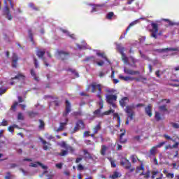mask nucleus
<instances>
[{
	"mask_svg": "<svg viewBox=\"0 0 179 179\" xmlns=\"http://www.w3.org/2000/svg\"><path fill=\"white\" fill-rule=\"evenodd\" d=\"M92 87V93H94L96 92V89H98V94H97V97L99 98V106L100 108L99 109H96L94 112V115H100V113H101V110L104 106V101L101 99V85L100 84H97L96 83H93L91 85L88 86V88L87 89V91H89V90Z\"/></svg>",
	"mask_w": 179,
	"mask_h": 179,
	"instance_id": "nucleus-1",
	"label": "nucleus"
},
{
	"mask_svg": "<svg viewBox=\"0 0 179 179\" xmlns=\"http://www.w3.org/2000/svg\"><path fill=\"white\" fill-rule=\"evenodd\" d=\"M65 103H66L65 109H64V111L63 112V117H65V122H60V125L59 128L56 130L57 132H60V131H64V129H65V127L68 125V121H69V120L66 117H68V115H69V113L72 111V106L71 105V102H69L68 99L66 100Z\"/></svg>",
	"mask_w": 179,
	"mask_h": 179,
	"instance_id": "nucleus-2",
	"label": "nucleus"
},
{
	"mask_svg": "<svg viewBox=\"0 0 179 179\" xmlns=\"http://www.w3.org/2000/svg\"><path fill=\"white\" fill-rule=\"evenodd\" d=\"M134 108L135 104H131L130 106H126V108L124 109L125 113H127L126 125H128L129 124V120L130 121H132V120H134V117L135 115V112L134 111Z\"/></svg>",
	"mask_w": 179,
	"mask_h": 179,
	"instance_id": "nucleus-3",
	"label": "nucleus"
},
{
	"mask_svg": "<svg viewBox=\"0 0 179 179\" xmlns=\"http://www.w3.org/2000/svg\"><path fill=\"white\" fill-rule=\"evenodd\" d=\"M85 122L82 120H79L76 122V126L74 127L71 134H75L78 132L80 129H85Z\"/></svg>",
	"mask_w": 179,
	"mask_h": 179,
	"instance_id": "nucleus-4",
	"label": "nucleus"
},
{
	"mask_svg": "<svg viewBox=\"0 0 179 179\" xmlns=\"http://www.w3.org/2000/svg\"><path fill=\"white\" fill-rule=\"evenodd\" d=\"M5 7L3 9V16H6V17L8 20H12L13 19V16H12V14H10V10L9 9V6H8V3H6V1H4Z\"/></svg>",
	"mask_w": 179,
	"mask_h": 179,
	"instance_id": "nucleus-5",
	"label": "nucleus"
},
{
	"mask_svg": "<svg viewBox=\"0 0 179 179\" xmlns=\"http://www.w3.org/2000/svg\"><path fill=\"white\" fill-rule=\"evenodd\" d=\"M121 166H124V169L127 170H130V171L132 173V171H135V169H131L132 167V165L131 164V162L129 160H128L127 158H124L123 160L120 162Z\"/></svg>",
	"mask_w": 179,
	"mask_h": 179,
	"instance_id": "nucleus-6",
	"label": "nucleus"
},
{
	"mask_svg": "<svg viewBox=\"0 0 179 179\" xmlns=\"http://www.w3.org/2000/svg\"><path fill=\"white\" fill-rule=\"evenodd\" d=\"M116 48H117V50L120 51V54H122V61H124V64H128V57H127V56L124 53V47H122L121 44H117Z\"/></svg>",
	"mask_w": 179,
	"mask_h": 179,
	"instance_id": "nucleus-7",
	"label": "nucleus"
},
{
	"mask_svg": "<svg viewBox=\"0 0 179 179\" xmlns=\"http://www.w3.org/2000/svg\"><path fill=\"white\" fill-rule=\"evenodd\" d=\"M151 26L152 28V29L151 30V37H153L154 38H157V33L159 32V24L155 22H152Z\"/></svg>",
	"mask_w": 179,
	"mask_h": 179,
	"instance_id": "nucleus-8",
	"label": "nucleus"
},
{
	"mask_svg": "<svg viewBox=\"0 0 179 179\" xmlns=\"http://www.w3.org/2000/svg\"><path fill=\"white\" fill-rule=\"evenodd\" d=\"M57 54L59 57V59H61V61H65V59H67L69 57V52L64 50H57Z\"/></svg>",
	"mask_w": 179,
	"mask_h": 179,
	"instance_id": "nucleus-9",
	"label": "nucleus"
},
{
	"mask_svg": "<svg viewBox=\"0 0 179 179\" xmlns=\"http://www.w3.org/2000/svg\"><path fill=\"white\" fill-rule=\"evenodd\" d=\"M151 174L152 179H155L156 177H157L156 179H163V173H160L157 169L152 171Z\"/></svg>",
	"mask_w": 179,
	"mask_h": 179,
	"instance_id": "nucleus-10",
	"label": "nucleus"
},
{
	"mask_svg": "<svg viewBox=\"0 0 179 179\" xmlns=\"http://www.w3.org/2000/svg\"><path fill=\"white\" fill-rule=\"evenodd\" d=\"M61 148H63L64 149H66L67 152H71V153H73L75 152V148L73 147L66 144L65 141H62L60 144Z\"/></svg>",
	"mask_w": 179,
	"mask_h": 179,
	"instance_id": "nucleus-11",
	"label": "nucleus"
},
{
	"mask_svg": "<svg viewBox=\"0 0 179 179\" xmlns=\"http://www.w3.org/2000/svg\"><path fill=\"white\" fill-rule=\"evenodd\" d=\"M17 61H19V57L16 53H13L12 56V67L13 68H17Z\"/></svg>",
	"mask_w": 179,
	"mask_h": 179,
	"instance_id": "nucleus-12",
	"label": "nucleus"
},
{
	"mask_svg": "<svg viewBox=\"0 0 179 179\" xmlns=\"http://www.w3.org/2000/svg\"><path fill=\"white\" fill-rule=\"evenodd\" d=\"M120 141L121 143H127V138H124V136H125V134H126V131L125 129H122L120 130Z\"/></svg>",
	"mask_w": 179,
	"mask_h": 179,
	"instance_id": "nucleus-13",
	"label": "nucleus"
},
{
	"mask_svg": "<svg viewBox=\"0 0 179 179\" xmlns=\"http://www.w3.org/2000/svg\"><path fill=\"white\" fill-rule=\"evenodd\" d=\"M169 51H179V49L178 48H166L157 50V52H169Z\"/></svg>",
	"mask_w": 179,
	"mask_h": 179,
	"instance_id": "nucleus-14",
	"label": "nucleus"
},
{
	"mask_svg": "<svg viewBox=\"0 0 179 179\" xmlns=\"http://www.w3.org/2000/svg\"><path fill=\"white\" fill-rule=\"evenodd\" d=\"M86 62H90V64H96L97 63V59L94 57V56H91L85 58Z\"/></svg>",
	"mask_w": 179,
	"mask_h": 179,
	"instance_id": "nucleus-15",
	"label": "nucleus"
},
{
	"mask_svg": "<svg viewBox=\"0 0 179 179\" xmlns=\"http://www.w3.org/2000/svg\"><path fill=\"white\" fill-rule=\"evenodd\" d=\"M124 73H127V75H139V71H133L127 68H124Z\"/></svg>",
	"mask_w": 179,
	"mask_h": 179,
	"instance_id": "nucleus-16",
	"label": "nucleus"
},
{
	"mask_svg": "<svg viewBox=\"0 0 179 179\" xmlns=\"http://www.w3.org/2000/svg\"><path fill=\"white\" fill-rule=\"evenodd\" d=\"M40 141L44 145L43 150H48V146H51V143H47V141L43 139V138H41Z\"/></svg>",
	"mask_w": 179,
	"mask_h": 179,
	"instance_id": "nucleus-17",
	"label": "nucleus"
},
{
	"mask_svg": "<svg viewBox=\"0 0 179 179\" xmlns=\"http://www.w3.org/2000/svg\"><path fill=\"white\" fill-rule=\"evenodd\" d=\"M36 55L38 57V58H41V59H43L45 61L44 55H45V51H41V50H37L36 51Z\"/></svg>",
	"mask_w": 179,
	"mask_h": 179,
	"instance_id": "nucleus-18",
	"label": "nucleus"
},
{
	"mask_svg": "<svg viewBox=\"0 0 179 179\" xmlns=\"http://www.w3.org/2000/svg\"><path fill=\"white\" fill-rule=\"evenodd\" d=\"M100 129H101V122H99L97 124V125H96L94 128H93V131H94V134H99V131H100Z\"/></svg>",
	"mask_w": 179,
	"mask_h": 179,
	"instance_id": "nucleus-19",
	"label": "nucleus"
},
{
	"mask_svg": "<svg viewBox=\"0 0 179 179\" xmlns=\"http://www.w3.org/2000/svg\"><path fill=\"white\" fill-rule=\"evenodd\" d=\"M129 99L128 97H124L120 101V104L122 107H125L127 106V103H128Z\"/></svg>",
	"mask_w": 179,
	"mask_h": 179,
	"instance_id": "nucleus-20",
	"label": "nucleus"
},
{
	"mask_svg": "<svg viewBox=\"0 0 179 179\" xmlns=\"http://www.w3.org/2000/svg\"><path fill=\"white\" fill-rule=\"evenodd\" d=\"M156 153H157V148L154 146L150 150V155L148 156L149 157H150V156H156Z\"/></svg>",
	"mask_w": 179,
	"mask_h": 179,
	"instance_id": "nucleus-21",
	"label": "nucleus"
},
{
	"mask_svg": "<svg viewBox=\"0 0 179 179\" xmlns=\"http://www.w3.org/2000/svg\"><path fill=\"white\" fill-rule=\"evenodd\" d=\"M120 79H122V80H124L125 82H129V81L132 82V80H135L134 78H131L130 76L124 77L122 76H120Z\"/></svg>",
	"mask_w": 179,
	"mask_h": 179,
	"instance_id": "nucleus-22",
	"label": "nucleus"
},
{
	"mask_svg": "<svg viewBox=\"0 0 179 179\" xmlns=\"http://www.w3.org/2000/svg\"><path fill=\"white\" fill-rule=\"evenodd\" d=\"M145 113H146L147 115L152 117V105H148L145 108Z\"/></svg>",
	"mask_w": 179,
	"mask_h": 179,
	"instance_id": "nucleus-23",
	"label": "nucleus"
},
{
	"mask_svg": "<svg viewBox=\"0 0 179 179\" xmlns=\"http://www.w3.org/2000/svg\"><path fill=\"white\" fill-rule=\"evenodd\" d=\"M121 176H122V174H121V173H120V171L117 170L113 172V179L120 178V177H121Z\"/></svg>",
	"mask_w": 179,
	"mask_h": 179,
	"instance_id": "nucleus-24",
	"label": "nucleus"
},
{
	"mask_svg": "<svg viewBox=\"0 0 179 179\" xmlns=\"http://www.w3.org/2000/svg\"><path fill=\"white\" fill-rule=\"evenodd\" d=\"M30 73L31 76H33L34 80H36L37 82H38V77H37V75L36 74V71H34V69H31L30 70Z\"/></svg>",
	"mask_w": 179,
	"mask_h": 179,
	"instance_id": "nucleus-25",
	"label": "nucleus"
},
{
	"mask_svg": "<svg viewBox=\"0 0 179 179\" xmlns=\"http://www.w3.org/2000/svg\"><path fill=\"white\" fill-rule=\"evenodd\" d=\"M145 171V165H143V162H141V165L136 168V173H139V171Z\"/></svg>",
	"mask_w": 179,
	"mask_h": 179,
	"instance_id": "nucleus-26",
	"label": "nucleus"
},
{
	"mask_svg": "<svg viewBox=\"0 0 179 179\" xmlns=\"http://www.w3.org/2000/svg\"><path fill=\"white\" fill-rule=\"evenodd\" d=\"M25 78H26V76H24V75H23L22 73H18L14 78H12V79L13 80H15V79H22V80H24Z\"/></svg>",
	"mask_w": 179,
	"mask_h": 179,
	"instance_id": "nucleus-27",
	"label": "nucleus"
},
{
	"mask_svg": "<svg viewBox=\"0 0 179 179\" xmlns=\"http://www.w3.org/2000/svg\"><path fill=\"white\" fill-rule=\"evenodd\" d=\"M106 101L108 103V104L113 105V94L106 96Z\"/></svg>",
	"mask_w": 179,
	"mask_h": 179,
	"instance_id": "nucleus-28",
	"label": "nucleus"
},
{
	"mask_svg": "<svg viewBox=\"0 0 179 179\" xmlns=\"http://www.w3.org/2000/svg\"><path fill=\"white\" fill-rule=\"evenodd\" d=\"M155 118L156 121H160L162 120V115L160 114V113L156 111L155 113Z\"/></svg>",
	"mask_w": 179,
	"mask_h": 179,
	"instance_id": "nucleus-29",
	"label": "nucleus"
},
{
	"mask_svg": "<svg viewBox=\"0 0 179 179\" xmlns=\"http://www.w3.org/2000/svg\"><path fill=\"white\" fill-rule=\"evenodd\" d=\"M67 71L69 72H71V73H73V75H75L76 78H79V73H78L76 71V70H75L73 69H68Z\"/></svg>",
	"mask_w": 179,
	"mask_h": 179,
	"instance_id": "nucleus-30",
	"label": "nucleus"
},
{
	"mask_svg": "<svg viewBox=\"0 0 179 179\" xmlns=\"http://www.w3.org/2000/svg\"><path fill=\"white\" fill-rule=\"evenodd\" d=\"M38 122H40V124L38 126L39 129H44V127H45V123H44V121L40 119Z\"/></svg>",
	"mask_w": 179,
	"mask_h": 179,
	"instance_id": "nucleus-31",
	"label": "nucleus"
},
{
	"mask_svg": "<svg viewBox=\"0 0 179 179\" xmlns=\"http://www.w3.org/2000/svg\"><path fill=\"white\" fill-rule=\"evenodd\" d=\"M106 152H107V146L102 145L101 149V155H102V156H104V155H106Z\"/></svg>",
	"mask_w": 179,
	"mask_h": 179,
	"instance_id": "nucleus-32",
	"label": "nucleus"
},
{
	"mask_svg": "<svg viewBox=\"0 0 179 179\" xmlns=\"http://www.w3.org/2000/svg\"><path fill=\"white\" fill-rule=\"evenodd\" d=\"M97 55H98V57H101V58L106 60L108 62H110V61H108V59H107V57L106 56V54L98 52Z\"/></svg>",
	"mask_w": 179,
	"mask_h": 179,
	"instance_id": "nucleus-33",
	"label": "nucleus"
},
{
	"mask_svg": "<svg viewBox=\"0 0 179 179\" xmlns=\"http://www.w3.org/2000/svg\"><path fill=\"white\" fill-rule=\"evenodd\" d=\"M72 115H73V117H80L83 115V114L82 113V111L79 110V111L73 112L72 113Z\"/></svg>",
	"mask_w": 179,
	"mask_h": 179,
	"instance_id": "nucleus-34",
	"label": "nucleus"
},
{
	"mask_svg": "<svg viewBox=\"0 0 179 179\" xmlns=\"http://www.w3.org/2000/svg\"><path fill=\"white\" fill-rule=\"evenodd\" d=\"M130 159L132 163H136V162L138 161V157L135 155H131Z\"/></svg>",
	"mask_w": 179,
	"mask_h": 179,
	"instance_id": "nucleus-35",
	"label": "nucleus"
},
{
	"mask_svg": "<svg viewBox=\"0 0 179 179\" xmlns=\"http://www.w3.org/2000/svg\"><path fill=\"white\" fill-rule=\"evenodd\" d=\"M36 164H38V166H40L41 167H42V169H43V170H47L48 169V166H45V165H44V164H43L41 162H36Z\"/></svg>",
	"mask_w": 179,
	"mask_h": 179,
	"instance_id": "nucleus-36",
	"label": "nucleus"
},
{
	"mask_svg": "<svg viewBox=\"0 0 179 179\" xmlns=\"http://www.w3.org/2000/svg\"><path fill=\"white\" fill-rule=\"evenodd\" d=\"M113 117L115 118H117L118 124L117 125V127H120V124L121 122V120L120 118V116L118 115V113H113Z\"/></svg>",
	"mask_w": 179,
	"mask_h": 179,
	"instance_id": "nucleus-37",
	"label": "nucleus"
},
{
	"mask_svg": "<svg viewBox=\"0 0 179 179\" xmlns=\"http://www.w3.org/2000/svg\"><path fill=\"white\" fill-rule=\"evenodd\" d=\"M159 110L160 111H167V105H162L159 106Z\"/></svg>",
	"mask_w": 179,
	"mask_h": 179,
	"instance_id": "nucleus-38",
	"label": "nucleus"
},
{
	"mask_svg": "<svg viewBox=\"0 0 179 179\" xmlns=\"http://www.w3.org/2000/svg\"><path fill=\"white\" fill-rule=\"evenodd\" d=\"M34 64L36 69L40 68V66L38 65V60L34 57Z\"/></svg>",
	"mask_w": 179,
	"mask_h": 179,
	"instance_id": "nucleus-39",
	"label": "nucleus"
},
{
	"mask_svg": "<svg viewBox=\"0 0 179 179\" xmlns=\"http://www.w3.org/2000/svg\"><path fill=\"white\" fill-rule=\"evenodd\" d=\"M134 24H136V22H133L129 24V25L128 26V27L126 29L125 34H127V33H128V31H129V29H131V27H132V26H134Z\"/></svg>",
	"mask_w": 179,
	"mask_h": 179,
	"instance_id": "nucleus-40",
	"label": "nucleus"
},
{
	"mask_svg": "<svg viewBox=\"0 0 179 179\" xmlns=\"http://www.w3.org/2000/svg\"><path fill=\"white\" fill-rule=\"evenodd\" d=\"M83 153L85 156L87 155V157L88 159H92V155H90V153L89 152V151H87V150H83Z\"/></svg>",
	"mask_w": 179,
	"mask_h": 179,
	"instance_id": "nucleus-41",
	"label": "nucleus"
},
{
	"mask_svg": "<svg viewBox=\"0 0 179 179\" xmlns=\"http://www.w3.org/2000/svg\"><path fill=\"white\" fill-rule=\"evenodd\" d=\"M68 155L67 150H62V152L59 153V156H66Z\"/></svg>",
	"mask_w": 179,
	"mask_h": 179,
	"instance_id": "nucleus-42",
	"label": "nucleus"
},
{
	"mask_svg": "<svg viewBox=\"0 0 179 179\" xmlns=\"http://www.w3.org/2000/svg\"><path fill=\"white\" fill-rule=\"evenodd\" d=\"M29 8H31L34 10H38V8L34 6V3H29Z\"/></svg>",
	"mask_w": 179,
	"mask_h": 179,
	"instance_id": "nucleus-43",
	"label": "nucleus"
},
{
	"mask_svg": "<svg viewBox=\"0 0 179 179\" xmlns=\"http://www.w3.org/2000/svg\"><path fill=\"white\" fill-rule=\"evenodd\" d=\"M45 136H46V139H48V141L55 139V137H54L52 135H48V134H46Z\"/></svg>",
	"mask_w": 179,
	"mask_h": 179,
	"instance_id": "nucleus-44",
	"label": "nucleus"
},
{
	"mask_svg": "<svg viewBox=\"0 0 179 179\" xmlns=\"http://www.w3.org/2000/svg\"><path fill=\"white\" fill-rule=\"evenodd\" d=\"M8 125V121L3 120L2 122H0V127H6Z\"/></svg>",
	"mask_w": 179,
	"mask_h": 179,
	"instance_id": "nucleus-45",
	"label": "nucleus"
},
{
	"mask_svg": "<svg viewBox=\"0 0 179 179\" xmlns=\"http://www.w3.org/2000/svg\"><path fill=\"white\" fill-rule=\"evenodd\" d=\"M17 120H24V117L23 116V113H18Z\"/></svg>",
	"mask_w": 179,
	"mask_h": 179,
	"instance_id": "nucleus-46",
	"label": "nucleus"
},
{
	"mask_svg": "<svg viewBox=\"0 0 179 179\" xmlns=\"http://www.w3.org/2000/svg\"><path fill=\"white\" fill-rule=\"evenodd\" d=\"M106 19H108L109 20H111L113 19V12H110L107 14Z\"/></svg>",
	"mask_w": 179,
	"mask_h": 179,
	"instance_id": "nucleus-47",
	"label": "nucleus"
},
{
	"mask_svg": "<svg viewBox=\"0 0 179 179\" xmlns=\"http://www.w3.org/2000/svg\"><path fill=\"white\" fill-rule=\"evenodd\" d=\"M17 104H18L17 102H15V103L12 105V106H11V108H10V110H13V111H15V110H16V107H17Z\"/></svg>",
	"mask_w": 179,
	"mask_h": 179,
	"instance_id": "nucleus-48",
	"label": "nucleus"
},
{
	"mask_svg": "<svg viewBox=\"0 0 179 179\" xmlns=\"http://www.w3.org/2000/svg\"><path fill=\"white\" fill-rule=\"evenodd\" d=\"M164 145H166V142L163 141L159 143L158 145H157L155 147L156 148H162V146H164Z\"/></svg>",
	"mask_w": 179,
	"mask_h": 179,
	"instance_id": "nucleus-49",
	"label": "nucleus"
},
{
	"mask_svg": "<svg viewBox=\"0 0 179 179\" xmlns=\"http://www.w3.org/2000/svg\"><path fill=\"white\" fill-rule=\"evenodd\" d=\"M150 171L148 170L145 172V175L144 176V178L148 179V178H150Z\"/></svg>",
	"mask_w": 179,
	"mask_h": 179,
	"instance_id": "nucleus-50",
	"label": "nucleus"
},
{
	"mask_svg": "<svg viewBox=\"0 0 179 179\" xmlns=\"http://www.w3.org/2000/svg\"><path fill=\"white\" fill-rule=\"evenodd\" d=\"M167 178H174V173H168L166 176Z\"/></svg>",
	"mask_w": 179,
	"mask_h": 179,
	"instance_id": "nucleus-51",
	"label": "nucleus"
},
{
	"mask_svg": "<svg viewBox=\"0 0 179 179\" xmlns=\"http://www.w3.org/2000/svg\"><path fill=\"white\" fill-rule=\"evenodd\" d=\"M28 36L30 38L33 37V31L31 29L28 30Z\"/></svg>",
	"mask_w": 179,
	"mask_h": 179,
	"instance_id": "nucleus-52",
	"label": "nucleus"
},
{
	"mask_svg": "<svg viewBox=\"0 0 179 179\" xmlns=\"http://www.w3.org/2000/svg\"><path fill=\"white\" fill-rule=\"evenodd\" d=\"M99 66H103L104 65V62L101 61V62H96V63Z\"/></svg>",
	"mask_w": 179,
	"mask_h": 179,
	"instance_id": "nucleus-53",
	"label": "nucleus"
},
{
	"mask_svg": "<svg viewBox=\"0 0 179 179\" xmlns=\"http://www.w3.org/2000/svg\"><path fill=\"white\" fill-rule=\"evenodd\" d=\"M164 22H167V23H169V26H173V24H174V23H173V22L170 21L169 20L164 19Z\"/></svg>",
	"mask_w": 179,
	"mask_h": 179,
	"instance_id": "nucleus-54",
	"label": "nucleus"
},
{
	"mask_svg": "<svg viewBox=\"0 0 179 179\" xmlns=\"http://www.w3.org/2000/svg\"><path fill=\"white\" fill-rule=\"evenodd\" d=\"M164 138H166V139H168V141H173L171 137L170 136L167 135V134H164Z\"/></svg>",
	"mask_w": 179,
	"mask_h": 179,
	"instance_id": "nucleus-55",
	"label": "nucleus"
},
{
	"mask_svg": "<svg viewBox=\"0 0 179 179\" xmlns=\"http://www.w3.org/2000/svg\"><path fill=\"white\" fill-rule=\"evenodd\" d=\"M85 169V167H83V165L82 164H78V170H80V171H82V170H84Z\"/></svg>",
	"mask_w": 179,
	"mask_h": 179,
	"instance_id": "nucleus-56",
	"label": "nucleus"
},
{
	"mask_svg": "<svg viewBox=\"0 0 179 179\" xmlns=\"http://www.w3.org/2000/svg\"><path fill=\"white\" fill-rule=\"evenodd\" d=\"M179 143L176 142L174 145H172V149H177L178 148Z\"/></svg>",
	"mask_w": 179,
	"mask_h": 179,
	"instance_id": "nucleus-57",
	"label": "nucleus"
},
{
	"mask_svg": "<svg viewBox=\"0 0 179 179\" xmlns=\"http://www.w3.org/2000/svg\"><path fill=\"white\" fill-rule=\"evenodd\" d=\"M7 1H8L9 3H10L11 9L14 10L15 7L13 6V3H12V0H7Z\"/></svg>",
	"mask_w": 179,
	"mask_h": 179,
	"instance_id": "nucleus-58",
	"label": "nucleus"
},
{
	"mask_svg": "<svg viewBox=\"0 0 179 179\" xmlns=\"http://www.w3.org/2000/svg\"><path fill=\"white\" fill-rule=\"evenodd\" d=\"M140 80H141V82H146V80H148V79L145 77H142V76H140Z\"/></svg>",
	"mask_w": 179,
	"mask_h": 179,
	"instance_id": "nucleus-59",
	"label": "nucleus"
},
{
	"mask_svg": "<svg viewBox=\"0 0 179 179\" xmlns=\"http://www.w3.org/2000/svg\"><path fill=\"white\" fill-rule=\"evenodd\" d=\"M5 179H10V172L7 173V176L4 177Z\"/></svg>",
	"mask_w": 179,
	"mask_h": 179,
	"instance_id": "nucleus-60",
	"label": "nucleus"
},
{
	"mask_svg": "<svg viewBox=\"0 0 179 179\" xmlns=\"http://www.w3.org/2000/svg\"><path fill=\"white\" fill-rule=\"evenodd\" d=\"M56 167L57 169H59L61 170V169H62V164L59 163V164H56Z\"/></svg>",
	"mask_w": 179,
	"mask_h": 179,
	"instance_id": "nucleus-61",
	"label": "nucleus"
},
{
	"mask_svg": "<svg viewBox=\"0 0 179 179\" xmlns=\"http://www.w3.org/2000/svg\"><path fill=\"white\" fill-rule=\"evenodd\" d=\"M8 130L9 131V132H13V131H15V129H13V126H10V127L8 128Z\"/></svg>",
	"mask_w": 179,
	"mask_h": 179,
	"instance_id": "nucleus-62",
	"label": "nucleus"
},
{
	"mask_svg": "<svg viewBox=\"0 0 179 179\" xmlns=\"http://www.w3.org/2000/svg\"><path fill=\"white\" fill-rule=\"evenodd\" d=\"M84 136H90V131H85Z\"/></svg>",
	"mask_w": 179,
	"mask_h": 179,
	"instance_id": "nucleus-63",
	"label": "nucleus"
},
{
	"mask_svg": "<svg viewBox=\"0 0 179 179\" xmlns=\"http://www.w3.org/2000/svg\"><path fill=\"white\" fill-rule=\"evenodd\" d=\"M15 167H17V164H11L10 166V169H15Z\"/></svg>",
	"mask_w": 179,
	"mask_h": 179,
	"instance_id": "nucleus-64",
	"label": "nucleus"
}]
</instances>
